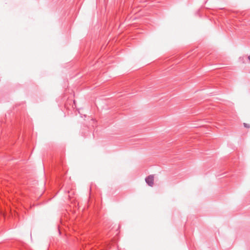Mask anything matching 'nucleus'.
I'll return each instance as SVG.
<instances>
[{"mask_svg":"<svg viewBox=\"0 0 250 250\" xmlns=\"http://www.w3.org/2000/svg\"><path fill=\"white\" fill-rule=\"evenodd\" d=\"M146 183L150 187H152L154 185V176L152 175H150L146 177L145 179Z\"/></svg>","mask_w":250,"mask_h":250,"instance_id":"f257e3e1","label":"nucleus"},{"mask_svg":"<svg viewBox=\"0 0 250 250\" xmlns=\"http://www.w3.org/2000/svg\"><path fill=\"white\" fill-rule=\"evenodd\" d=\"M244 125L245 127H248V128L250 127V125H248L246 123H244Z\"/></svg>","mask_w":250,"mask_h":250,"instance_id":"f03ea898","label":"nucleus"},{"mask_svg":"<svg viewBox=\"0 0 250 250\" xmlns=\"http://www.w3.org/2000/svg\"><path fill=\"white\" fill-rule=\"evenodd\" d=\"M248 59L249 60V61H250V56H249L248 57Z\"/></svg>","mask_w":250,"mask_h":250,"instance_id":"7ed1b4c3","label":"nucleus"}]
</instances>
